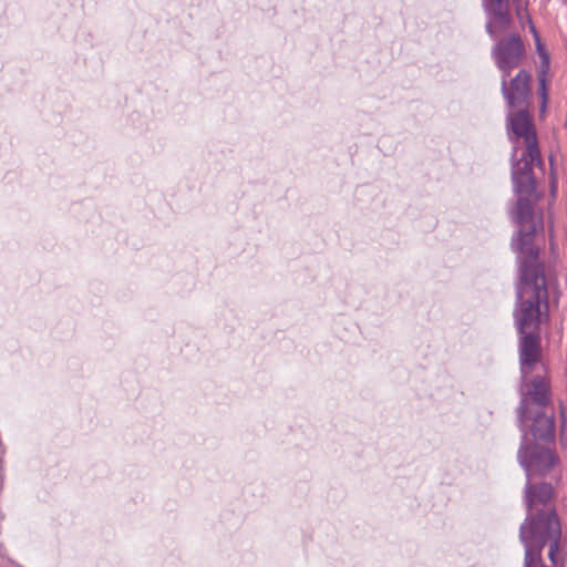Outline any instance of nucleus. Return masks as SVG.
Instances as JSON below:
<instances>
[{"mask_svg":"<svg viewBox=\"0 0 567 567\" xmlns=\"http://www.w3.org/2000/svg\"><path fill=\"white\" fill-rule=\"evenodd\" d=\"M530 30L535 38L538 54L543 61L542 71L539 74V86H540V96H542V112H544L546 109L547 101H548L546 72H547V69L549 65V56L545 52V50L540 43L538 33L536 32V29L533 24H530Z\"/></svg>","mask_w":567,"mask_h":567,"instance_id":"6e6552de","label":"nucleus"},{"mask_svg":"<svg viewBox=\"0 0 567 567\" xmlns=\"http://www.w3.org/2000/svg\"><path fill=\"white\" fill-rule=\"evenodd\" d=\"M507 121L508 135L513 143L512 178L514 189L518 195L513 212V218L519 226L516 240L526 239V234H530L533 239L539 223L534 217L532 208L535 190L532 169L534 165H542L536 131L529 114L524 110H519L515 114L509 113Z\"/></svg>","mask_w":567,"mask_h":567,"instance_id":"f03ea898","label":"nucleus"},{"mask_svg":"<svg viewBox=\"0 0 567 567\" xmlns=\"http://www.w3.org/2000/svg\"><path fill=\"white\" fill-rule=\"evenodd\" d=\"M555 423L551 416L538 413L534 420L532 434L536 439L550 440L554 435Z\"/></svg>","mask_w":567,"mask_h":567,"instance_id":"1a4fd4ad","label":"nucleus"},{"mask_svg":"<svg viewBox=\"0 0 567 567\" xmlns=\"http://www.w3.org/2000/svg\"><path fill=\"white\" fill-rule=\"evenodd\" d=\"M526 239L514 240L513 247L518 252L519 282L517 286V308L515 321L520 340V370L526 380L539 357L538 340L533 334L538 323L546 316L547 289L545 278L537 265L538 249L534 246L530 234Z\"/></svg>","mask_w":567,"mask_h":567,"instance_id":"f257e3e1","label":"nucleus"},{"mask_svg":"<svg viewBox=\"0 0 567 567\" xmlns=\"http://www.w3.org/2000/svg\"><path fill=\"white\" fill-rule=\"evenodd\" d=\"M525 410H526V399L523 398L522 399V404H520V408H519V421L520 423H525V419H526V413H525Z\"/></svg>","mask_w":567,"mask_h":567,"instance_id":"9b49d317","label":"nucleus"},{"mask_svg":"<svg viewBox=\"0 0 567 567\" xmlns=\"http://www.w3.org/2000/svg\"><path fill=\"white\" fill-rule=\"evenodd\" d=\"M487 14L486 30L492 37L506 31L511 23L508 0H483Z\"/></svg>","mask_w":567,"mask_h":567,"instance_id":"39448f33","label":"nucleus"},{"mask_svg":"<svg viewBox=\"0 0 567 567\" xmlns=\"http://www.w3.org/2000/svg\"><path fill=\"white\" fill-rule=\"evenodd\" d=\"M527 393L535 403L538 405H544L546 403L548 393V385L545 379L540 377L535 378L530 382Z\"/></svg>","mask_w":567,"mask_h":567,"instance_id":"9d476101","label":"nucleus"},{"mask_svg":"<svg viewBox=\"0 0 567 567\" xmlns=\"http://www.w3.org/2000/svg\"><path fill=\"white\" fill-rule=\"evenodd\" d=\"M506 76L503 74L502 86L508 104L512 107L524 105L529 94V75L525 71H519L512 80L509 89L506 85Z\"/></svg>","mask_w":567,"mask_h":567,"instance_id":"423d86ee","label":"nucleus"},{"mask_svg":"<svg viewBox=\"0 0 567 567\" xmlns=\"http://www.w3.org/2000/svg\"><path fill=\"white\" fill-rule=\"evenodd\" d=\"M553 495V488L549 484H540L538 486L527 485L526 501L528 506V514L532 516L534 512L538 513L537 506L545 505Z\"/></svg>","mask_w":567,"mask_h":567,"instance_id":"0eeeda50","label":"nucleus"},{"mask_svg":"<svg viewBox=\"0 0 567 567\" xmlns=\"http://www.w3.org/2000/svg\"><path fill=\"white\" fill-rule=\"evenodd\" d=\"M524 51L525 49L520 38L512 35L501 40L494 47L492 54L497 68L504 75H508L509 72L519 64Z\"/></svg>","mask_w":567,"mask_h":567,"instance_id":"7ed1b4c3","label":"nucleus"},{"mask_svg":"<svg viewBox=\"0 0 567 567\" xmlns=\"http://www.w3.org/2000/svg\"><path fill=\"white\" fill-rule=\"evenodd\" d=\"M518 458L528 480L533 474H544L556 462V457L549 449L537 445L523 446L518 452Z\"/></svg>","mask_w":567,"mask_h":567,"instance_id":"20e7f679","label":"nucleus"}]
</instances>
